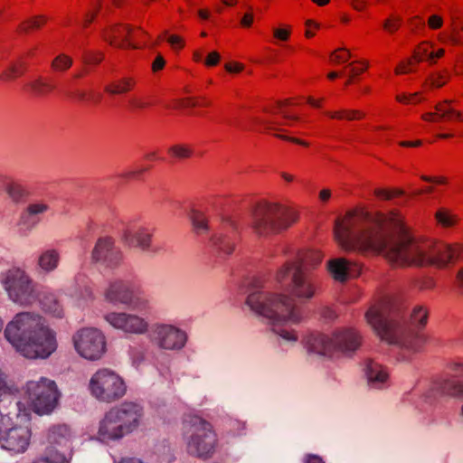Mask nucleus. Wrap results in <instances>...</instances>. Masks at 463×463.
Instances as JSON below:
<instances>
[{
  "label": "nucleus",
  "mask_w": 463,
  "mask_h": 463,
  "mask_svg": "<svg viewBox=\"0 0 463 463\" xmlns=\"http://www.w3.org/2000/svg\"><path fill=\"white\" fill-rule=\"evenodd\" d=\"M391 225L392 233L383 217L356 211L335 221V239L345 250L383 254L396 267L443 268L463 259V246L419 240L410 233L399 214H393Z\"/></svg>",
  "instance_id": "obj_1"
},
{
  "label": "nucleus",
  "mask_w": 463,
  "mask_h": 463,
  "mask_svg": "<svg viewBox=\"0 0 463 463\" xmlns=\"http://www.w3.org/2000/svg\"><path fill=\"white\" fill-rule=\"evenodd\" d=\"M368 324L374 332L391 345L410 351H418L424 342L417 329L427 324L428 313L423 307L417 306L406 317L402 306L395 300L385 298L365 314Z\"/></svg>",
  "instance_id": "obj_2"
},
{
  "label": "nucleus",
  "mask_w": 463,
  "mask_h": 463,
  "mask_svg": "<svg viewBox=\"0 0 463 463\" xmlns=\"http://www.w3.org/2000/svg\"><path fill=\"white\" fill-rule=\"evenodd\" d=\"M4 336L27 359H46L57 349L56 333L35 312L24 311L14 315L5 326Z\"/></svg>",
  "instance_id": "obj_3"
},
{
  "label": "nucleus",
  "mask_w": 463,
  "mask_h": 463,
  "mask_svg": "<svg viewBox=\"0 0 463 463\" xmlns=\"http://www.w3.org/2000/svg\"><path fill=\"white\" fill-rule=\"evenodd\" d=\"M246 304L255 314L268 319L273 326L298 324L302 320L301 308L285 294H273L261 289L258 283L249 294Z\"/></svg>",
  "instance_id": "obj_4"
},
{
  "label": "nucleus",
  "mask_w": 463,
  "mask_h": 463,
  "mask_svg": "<svg viewBox=\"0 0 463 463\" xmlns=\"http://www.w3.org/2000/svg\"><path fill=\"white\" fill-rule=\"evenodd\" d=\"M145 417L140 402L126 401L110 408L99 422L98 437L103 442L118 440L137 430Z\"/></svg>",
  "instance_id": "obj_5"
},
{
  "label": "nucleus",
  "mask_w": 463,
  "mask_h": 463,
  "mask_svg": "<svg viewBox=\"0 0 463 463\" xmlns=\"http://www.w3.org/2000/svg\"><path fill=\"white\" fill-rule=\"evenodd\" d=\"M361 345L359 334L351 328L336 330L332 337L320 333L311 334L307 339V350L323 356L334 354H353Z\"/></svg>",
  "instance_id": "obj_6"
},
{
  "label": "nucleus",
  "mask_w": 463,
  "mask_h": 463,
  "mask_svg": "<svg viewBox=\"0 0 463 463\" xmlns=\"http://www.w3.org/2000/svg\"><path fill=\"white\" fill-rule=\"evenodd\" d=\"M0 284L8 299L20 307H31L39 298L37 284L23 269L12 267L0 273Z\"/></svg>",
  "instance_id": "obj_7"
},
{
  "label": "nucleus",
  "mask_w": 463,
  "mask_h": 463,
  "mask_svg": "<svg viewBox=\"0 0 463 463\" xmlns=\"http://www.w3.org/2000/svg\"><path fill=\"white\" fill-rule=\"evenodd\" d=\"M296 220V214L285 206L263 203L252 213V228L258 235L268 236L286 230Z\"/></svg>",
  "instance_id": "obj_8"
},
{
  "label": "nucleus",
  "mask_w": 463,
  "mask_h": 463,
  "mask_svg": "<svg viewBox=\"0 0 463 463\" xmlns=\"http://www.w3.org/2000/svg\"><path fill=\"white\" fill-rule=\"evenodd\" d=\"M276 280L301 302L313 298L319 285L317 279L299 265L285 263L277 272Z\"/></svg>",
  "instance_id": "obj_9"
},
{
  "label": "nucleus",
  "mask_w": 463,
  "mask_h": 463,
  "mask_svg": "<svg viewBox=\"0 0 463 463\" xmlns=\"http://www.w3.org/2000/svg\"><path fill=\"white\" fill-rule=\"evenodd\" d=\"M184 436L190 455L207 458L213 452L215 434L212 425L201 417L191 415L184 420Z\"/></svg>",
  "instance_id": "obj_10"
},
{
  "label": "nucleus",
  "mask_w": 463,
  "mask_h": 463,
  "mask_svg": "<svg viewBox=\"0 0 463 463\" xmlns=\"http://www.w3.org/2000/svg\"><path fill=\"white\" fill-rule=\"evenodd\" d=\"M89 391L100 402L112 403L127 392L124 380L109 369L98 370L90 379Z\"/></svg>",
  "instance_id": "obj_11"
},
{
  "label": "nucleus",
  "mask_w": 463,
  "mask_h": 463,
  "mask_svg": "<svg viewBox=\"0 0 463 463\" xmlns=\"http://www.w3.org/2000/svg\"><path fill=\"white\" fill-rule=\"evenodd\" d=\"M26 393L36 413L49 414L58 405L60 392L54 381L40 377L26 383Z\"/></svg>",
  "instance_id": "obj_12"
},
{
  "label": "nucleus",
  "mask_w": 463,
  "mask_h": 463,
  "mask_svg": "<svg viewBox=\"0 0 463 463\" xmlns=\"http://www.w3.org/2000/svg\"><path fill=\"white\" fill-rule=\"evenodd\" d=\"M14 402L17 405L15 409H8L11 412L8 414V421L4 422L0 430V443L1 447L11 452L12 454L24 453L30 443L31 432L26 427H13L11 428L13 418L19 417L22 411L21 402L16 401Z\"/></svg>",
  "instance_id": "obj_13"
},
{
  "label": "nucleus",
  "mask_w": 463,
  "mask_h": 463,
  "mask_svg": "<svg viewBox=\"0 0 463 463\" xmlns=\"http://www.w3.org/2000/svg\"><path fill=\"white\" fill-rule=\"evenodd\" d=\"M104 298L109 303L124 305L138 313H146L151 310L149 300L135 295L129 283L127 281H111L104 292Z\"/></svg>",
  "instance_id": "obj_14"
},
{
  "label": "nucleus",
  "mask_w": 463,
  "mask_h": 463,
  "mask_svg": "<svg viewBox=\"0 0 463 463\" xmlns=\"http://www.w3.org/2000/svg\"><path fill=\"white\" fill-rule=\"evenodd\" d=\"M72 341L77 353L88 360L99 359L106 350L105 336L96 328L86 327L77 331Z\"/></svg>",
  "instance_id": "obj_15"
},
{
  "label": "nucleus",
  "mask_w": 463,
  "mask_h": 463,
  "mask_svg": "<svg viewBox=\"0 0 463 463\" xmlns=\"http://www.w3.org/2000/svg\"><path fill=\"white\" fill-rule=\"evenodd\" d=\"M146 313L141 315L127 312H110L105 316V320L114 328L126 334L145 335L149 329V319Z\"/></svg>",
  "instance_id": "obj_16"
},
{
  "label": "nucleus",
  "mask_w": 463,
  "mask_h": 463,
  "mask_svg": "<svg viewBox=\"0 0 463 463\" xmlns=\"http://www.w3.org/2000/svg\"><path fill=\"white\" fill-rule=\"evenodd\" d=\"M152 342L160 349L179 351L187 341L186 333L169 324H156L151 332Z\"/></svg>",
  "instance_id": "obj_17"
},
{
  "label": "nucleus",
  "mask_w": 463,
  "mask_h": 463,
  "mask_svg": "<svg viewBox=\"0 0 463 463\" xmlns=\"http://www.w3.org/2000/svg\"><path fill=\"white\" fill-rule=\"evenodd\" d=\"M153 229L149 227L133 226L123 232L121 239L127 246L139 249L142 252L153 258L163 250L162 247L153 244Z\"/></svg>",
  "instance_id": "obj_18"
},
{
  "label": "nucleus",
  "mask_w": 463,
  "mask_h": 463,
  "mask_svg": "<svg viewBox=\"0 0 463 463\" xmlns=\"http://www.w3.org/2000/svg\"><path fill=\"white\" fill-rule=\"evenodd\" d=\"M91 263L102 264L107 268H118L123 260L121 250L115 246L111 237H100L95 242L90 253Z\"/></svg>",
  "instance_id": "obj_19"
},
{
  "label": "nucleus",
  "mask_w": 463,
  "mask_h": 463,
  "mask_svg": "<svg viewBox=\"0 0 463 463\" xmlns=\"http://www.w3.org/2000/svg\"><path fill=\"white\" fill-rule=\"evenodd\" d=\"M327 269L333 279L340 282L355 277L360 272V267L356 263L343 258L330 260L327 262Z\"/></svg>",
  "instance_id": "obj_20"
},
{
  "label": "nucleus",
  "mask_w": 463,
  "mask_h": 463,
  "mask_svg": "<svg viewBox=\"0 0 463 463\" xmlns=\"http://www.w3.org/2000/svg\"><path fill=\"white\" fill-rule=\"evenodd\" d=\"M132 28L128 24H115L103 33V37L111 45L119 48H137L128 37L131 35Z\"/></svg>",
  "instance_id": "obj_21"
},
{
  "label": "nucleus",
  "mask_w": 463,
  "mask_h": 463,
  "mask_svg": "<svg viewBox=\"0 0 463 463\" xmlns=\"http://www.w3.org/2000/svg\"><path fill=\"white\" fill-rule=\"evenodd\" d=\"M49 210V205L44 203H30L21 214L19 226L24 232H30L40 222V215Z\"/></svg>",
  "instance_id": "obj_22"
},
{
  "label": "nucleus",
  "mask_w": 463,
  "mask_h": 463,
  "mask_svg": "<svg viewBox=\"0 0 463 463\" xmlns=\"http://www.w3.org/2000/svg\"><path fill=\"white\" fill-rule=\"evenodd\" d=\"M364 373L367 384L371 389H383L388 381V373L378 363L368 359L364 364Z\"/></svg>",
  "instance_id": "obj_23"
},
{
  "label": "nucleus",
  "mask_w": 463,
  "mask_h": 463,
  "mask_svg": "<svg viewBox=\"0 0 463 463\" xmlns=\"http://www.w3.org/2000/svg\"><path fill=\"white\" fill-rule=\"evenodd\" d=\"M452 101L445 99L435 105V112H428L422 115L426 121H440L443 119L450 120L452 118L463 120V115L460 111L455 110L450 107Z\"/></svg>",
  "instance_id": "obj_24"
},
{
  "label": "nucleus",
  "mask_w": 463,
  "mask_h": 463,
  "mask_svg": "<svg viewBox=\"0 0 463 463\" xmlns=\"http://www.w3.org/2000/svg\"><path fill=\"white\" fill-rule=\"evenodd\" d=\"M60 252L55 249H47L40 253L37 259V267L41 272L51 273L60 263Z\"/></svg>",
  "instance_id": "obj_25"
},
{
  "label": "nucleus",
  "mask_w": 463,
  "mask_h": 463,
  "mask_svg": "<svg viewBox=\"0 0 463 463\" xmlns=\"http://www.w3.org/2000/svg\"><path fill=\"white\" fill-rule=\"evenodd\" d=\"M38 300L40 301L41 307L44 312L49 313L55 317H62L63 308L54 294L45 293L42 297L39 296Z\"/></svg>",
  "instance_id": "obj_26"
},
{
  "label": "nucleus",
  "mask_w": 463,
  "mask_h": 463,
  "mask_svg": "<svg viewBox=\"0 0 463 463\" xmlns=\"http://www.w3.org/2000/svg\"><path fill=\"white\" fill-rule=\"evenodd\" d=\"M213 246L220 254L230 255L234 250V241L231 235L220 232L211 239Z\"/></svg>",
  "instance_id": "obj_27"
},
{
  "label": "nucleus",
  "mask_w": 463,
  "mask_h": 463,
  "mask_svg": "<svg viewBox=\"0 0 463 463\" xmlns=\"http://www.w3.org/2000/svg\"><path fill=\"white\" fill-rule=\"evenodd\" d=\"M322 260V254L317 250H310L305 253H301L297 260L287 261L292 265H299L303 270L307 271L309 267L317 266Z\"/></svg>",
  "instance_id": "obj_28"
},
{
  "label": "nucleus",
  "mask_w": 463,
  "mask_h": 463,
  "mask_svg": "<svg viewBox=\"0 0 463 463\" xmlns=\"http://www.w3.org/2000/svg\"><path fill=\"white\" fill-rule=\"evenodd\" d=\"M439 41L452 45L463 44V24H452L449 32L439 35Z\"/></svg>",
  "instance_id": "obj_29"
},
{
  "label": "nucleus",
  "mask_w": 463,
  "mask_h": 463,
  "mask_svg": "<svg viewBox=\"0 0 463 463\" xmlns=\"http://www.w3.org/2000/svg\"><path fill=\"white\" fill-rule=\"evenodd\" d=\"M437 390L441 395H463V383L454 379L444 380L438 385Z\"/></svg>",
  "instance_id": "obj_30"
},
{
  "label": "nucleus",
  "mask_w": 463,
  "mask_h": 463,
  "mask_svg": "<svg viewBox=\"0 0 463 463\" xmlns=\"http://www.w3.org/2000/svg\"><path fill=\"white\" fill-rule=\"evenodd\" d=\"M33 463H67V461L63 454L51 447L47 448Z\"/></svg>",
  "instance_id": "obj_31"
},
{
  "label": "nucleus",
  "mask_w": 463,
  "mask_h": 463,
  "mask_svg": "<svg viewBox=\"0 0 463 463\" xmlns=\"http://www.w3.org/2000/svg\"><path fill=\"white\" fill-rule=\"evenodd\" d=\"M134 81L130 78H123L105 87V91L112 95L124 94L130 90Z\"/></svg>",
  "instance_id": "obj_32"
},
{
  "label": "nucleus",
  "mask_w": 463,
  "mask_h": 463,
  "mask_svg": "<svg viewBox=\"0 0 463 463\" xmlns=\"http://www.w3.org/2000/svg\"><path fill=\"white\" fill-rule=\"evenodd\" d=\"M70 436V429L66 425H60L51 429L49 440L53 443L61 444L63 441H67Z\"/></svg>",
  "instance_id": "obj_33"
},
{
  "label": "nucleus",
  "mask_w": 463,
  "mask_h": 463,
  "mask_svg": "<svg viewBox=\"0 0 463 463\" xmlns=\"http://www.w3.org/2000/svg\"><path fill=\"white\" fill-rule=\"evenodd\" d=\"M191 221L194 231L198 234L207 232L209 230L207 220L204 215L199 212H194L191 216Z\"/></svg>",
  "instance_id": "obj_34"
},
{
  "label": "nucleus",
  "mask_w": 463,
  "mask_h": 463,
  "mask_svg": "<svg viewBox=\"0 0 463 463\" xmlns=\"http://www.w3.org/2000/svg\"><path fill=\"white\" fill-rule=\"evenodd\" d=\"M437 222L444 227H450L456 223V216L447 209L441 208L435 214Z\"/></svg>",
  "instance_id": "obj_35"
},
{
  "label": "nucleus",
  "mask_w": 463,
  "mask_h": 463,
  "mask_svg": "<svg viewBox=\"0 0 463 463\" xmlns=\"http://www.w3.org/2000/svg\"><path fill=\"white\" fill-rule=\"evenodd\" d=\"M72 65V59L66 54H60L52 61V68L56 71H65Z\"/></svg>",
  "instance_id": "obj_36"
},
{
  "label": "nucleus",
  "mask_w": 463,
  "mask_h": 463,
  "mask_svg": "<svg viewBox=\"0 0 463 463\" xmlns=\"http://www.w3.org/2000/svg\"><path fill=\"white\" fill-rule=\"evenodd\" d=\"M6 193L14 202H20L25 196L24 189L18 184L10 183L6 185Z\"/></svg>",
  "instance_id": "obj_37"
},
{
  "label": "nucleus",
  "mask_w": 463,
  "mask_h": 463,
  "mask_svg": "<svg viewBox=\"0 0 463 463\" xmlns=\"http://www.w3.org/2000/svg\"><path fill=\"white\" fill-rule=\"evenodd\" d=\"M332 118H345L348 120H353L354 118H360L364 116V114L359 110H339L335 112H327L326 113Z\"/></svg>",
  "instance_id": "obj_38"
},
{
  "label": "nucleus",
  "mask_w": 463,
  "mask_h": 463,
  "mask_svg": "<svg viewBox=\"0 0 463 463\" xmlns=\"http://www.w3.org/2000/svg\"><path fill=\"white\" fill-rule=\"evenodd\" d=\"M25 68V62L19 60L17 64H11L8 71L0 76V79L11 80L16 76H20L24 73Z\"/></svg>",
  "instance_id": "obj_39"
},
{
  "label": "nucleus",
  "mask_w": 463,
  "mask_h": 463,
  "mask_svg": "<svg viewBox=\"0 0 463 463\" xmlns=\"http://www.w3.org/2000/svg\"><path fill=\"white\" fill-rule=\"evenodd\" d=\"M46 21V18L43 15L35 16L32 19H29L24 22L20 25V30L28 33L31 29H38L41 25Z\"/></svg>",
  "instance_id": "obj_40"
},
{
  "label": "nucleus",
  "mask_w": 463,
  "mask_h": 463,
  "mask_svg": "<svg viewBox=\"0 0 463 463\" xmlns=\"http://www.w3.org/2000/svg\"><path fill=\"white\" fill-rule=\"evenodd\" d=\"M30 87L33 90L35 91L37 95H44L47 92L53 90V86L43 81L42 79H37L30 84Z\"/></svg>",
  "instance_id": "obj_41"
},
{
  "label": "nucleus",
  "mask_w": 463,
  "mask_h": 463,
  "mask_svg": "<svg viewBox=\"0 0 463 463\" xmlns=\"http://www.w3.org/2000/svg\"><path fill=\"white\" fill-rule=\"evenodd\" d=\"M169 153L179 159L188 158L192 155V150L183 145H175L169 148Z\"/></svg>",
  "instance_id": "obj_42"
},
{
  "label": "nucleus",
  "mask_w": 463,
  "mask_h": 463,
  "mask_svg": "<svg viewBox=\"0 0 463 463\" xmlns=\"http://www.w3.org/2000/svg\"><path fill=\"white\" fill-rule=\"evenodd\" d=\"M277 335H279L284 341L295 343L298 340L297 335L286 329H272Z\"/></svg>",
  "instance_id": "obj_43"
},
{
  "label": "nucleus",
  "mask_w": 463,
  "mask_h": 463,
  "mask_svg": "<svg viewBox=\"0 0 463 463\" xmlns=\"http://www.w3.org/2000/svg\"><path fill=\"white\" fill-rule=\"evenodd\" d=\"M82 60L85 63L88 64H98L102 61V54L94 52H85L83 54Z\"/></svg>",
  "instance_id": "obj_44"
},
{
  "label": "nucleus",
  "mask_w": 463,
  "mask_h": 463,
  "mask_svg": "<svg viewBox=\"0 0 463 463\" xmlns=\"http://www.w3.org/2000/svg\"><path fill=\"white\" fill-rule=\"evenodd\" d=\"M397 100L402 103H417L420 101L419 93L414 94H401L396 97Z\"/></svg>",
  "instance_id": "obj_45"
},
{
  "label": "nucleus",
  "mask_w": 463,
  "mask_h": 463,
  "mask_svg": "<svg viewBox=\"0 0 463 463\" xmlns=\"http://www.w3.org/2000/svg\"><path fill=\"white\" fill-rule=\"evenodd\" d=\"M320 315L326 322L333 321L336 318L337 315L331 307H324L320 310Z\"/></svg>",
  "instance_id": "obj_46"
},
{
  "label": "nucleus",
  "mask_w": 463,
  "mask_h": 463,
  "mask_svg": "<svg viewBox=\"0 0 463 463\" xmlns=\"http://www.w3.org/2000/svg\"><path fill=\"white\" fill-rule=\"evenodd\" d=\"M414 58L418 61H421L424 59H426L432 62V60L434 59V52H428L426 49H420L418 52H415Z\"/></svg>",
  "instance_id": "obj_47"
},
{
  "label": "nucleus",
  "mask_w": 463,
  "mask_h": 463,
  "mask_svg": "<svg viewBox=\"0 0 463 463\" xmlns=\"http://www.w3.org/2000/svg\"><path fill=\"white\" fill-rule=\"evenodd\" d=\"M428 24L433 30L439 29L443 24V19L438 14H432L428 19Z\"/></svg>",
  "instance_id": "obj_48"
},
{
  "label": "nucleus",
  "mask_w": 463,
  "mask_h": 463,
  "mask_svg": "<svg viewBox=\"0 0 463 463\" xmlns=\"http://www.w3.org/2000/svg\"><path fill=\"white\" fill-rule=\"evenodd\" d=\"M399 26H400V20L398 18L387 19L383 23L384 29L391 33L397 30L399 28Z\"/></svg>",
  "instance_id": "obj_49"
},
{
  "label": "nucleus",
  "mask_w": 463,
  "mask_h": 463,
  "mask_svg": "<svg viewBox=\"0 0 463 463\" xmlns=\"http://www.w3.org/2000/svg\"><path fill=\"white\" fill-rule=\"evenodd\" d=\"M220 61V54L217 52H212L206 57L204 63L207 66H215Z\"/></svg>",
  "instance_id": "obj_50"
},
{
  "label": "nucleus",
  "mask_w": 463,
  "mask_h": 463,
  "mask_svg": "<svg viewBox=\"0 0 463 463\" xmlns=\"http://www.w3.org/2000/svg\"><path fill=\"white\" fill-rule=\"evenodd\" d=\"M443 79H444V75L441 74V73H438L437 75H433L430 79V85L432 87H435V88H439V87L443 86L445 84V82H446V80H443Z\"/></svg>",
  "instance_id": "obj_51"
},
{
  "label": "nucleus",
  "mask_w": 463,
  "mask_h": 463,
  "mask_svg": "<svg viewBox=\"0 0 463 463\" xmlns=\"http://www.w3.org/2000/svg\"><path fill=\"white\" fill-rule=\"evenodd\" d=\"M289 104H290V101L288 99H287V100H285L283 102H279L278 106L280 109L279 112L282 114L284 118L288 119V120L298 121V116L290 115V114H288V112H286L285 110L282 109L283 106L289 105Z\"/></svg>",
  "instance_id": "obj_52"
},
{
  "label": "nucleus",
  "mask_w": 463,
  "mask_h": 463,
  "mask_svg": "<svg viewBox=\"0 0 463 463\" xmlns=\"http://www.w3.org/2000/svg\"><path fill=\"white\" fill-rule=\"evenodd\" d=\"M66 94L68 95V97L76 99L79 101H85L87 99V94L83 90H75L68 91Z\"/></svg>",
  "instance_id": "obj_53"
},
{
  "label": "nucleus",
  "mask_w": 463,
  "mask_h": 463,
  "mask_svg": "<svg viewBox=\"0 0 463 463\" xmlns=\"http://www.w3.org/2000/svg\"><path fill=\"white\" fill-rule=\"evenodd\" d=\"M274 37L280 41H287L289 36V31L282 28L273 30Z\"/></svg>",
  "instance_id": "obj_54"
},
{
  "label": "nucleus",
  "mask_w": 463,
  "mask_h": 463,
  "mask_svg": "<svg viewBox=\"0 0 463 463\" xmlns=\"http://www.w3.org/2000/svg\"><path fill=\"white\" fill-rule=\"evenodd\" d=\"M338 51H344L346 52V54L340 55V54L333 53L332 57L334 58V61H335L336 62H345L351 57L350 52L348 50H346L345 48H341Z\"/></svg>",
  "instance_id": "obj_55"
},
{
  "label": "nucleus",
  "mask_w": 463,
  "mask_h": 463,
  "mask_svg": "<svg viewBox=\"0 0 463 463\" xmlns=\"http://www.w3.org/2000/svg\"><path fill=\"white\" fill-rule=\"evenodd\" d=\"M167 42L174 47V48H182L184 46L183 40L178 35H170L167 38Z\"/></svg>",
  "instance_id": "obj_56"
},
{
  "label": "nucleus",
  "mask_w": 463,
  "mask_h": 463,
  "mask_svg": "<svg viewBox=\"0 0 463 463\" xmlns=\"http://www.w3.org/2000/svg\"><path fill=\"white\" fill-rule=\"evenodd\" d=\"M165 61L163 56L157 55L156 58L155 59L154 62L152 63L153 71H157L163 69L165 66Z\"/></svg>",
  "instance_id": "obj_57"
},
{
  "label": "nucleus",
  "mask_w": 463,
  "mask_h": 463,
  "mask_svg": "<svg viewBox=\"0 0 463 463\" xmlns=\"http://www.w3.org/2000/svg\"><path fill=\"white\" fill-rule=\"evenodd\" d=\"M129 102L134 108L138 109H143L149 105L147 102H145L138 99H131L129 100Z\"/></svg>",
  "instance_id": "obj_58"
},
{
  "label": "nucleus",
  "mask_w": 463,
  "mask_h": 463,
  "mask_svg": "<svg viewBox=\"0 0 463 463\" xmlns=\"http://www.w3.org/2000/svg\"><path fill=\"white\" fill-rule=\"evenodd\" d=\"M225 69L229 72H239L243 69V66L240 63H227Z\"/></svg>",
  "instance_id": "obj_59"
},
{
  "label": "nucleus",
  "mask_w": 463,
  "mask_h": 463,
  "mask_svg": "<svg viewBox=\"0 0 463 463\" xmlns=\"http://www.w3.org/2000/svg\"><path fill=\"white\" fill-rule=\"evenodd\" d=\"M375 194L378 197H383L384 199H391V198H392V193L391 191H389V190L377 189L375 191Z\"/></svg>",
  "instance_id": "obj_60"
},
{
  "label": "nucleus",
  "mask_w": 463,
  "mask_h": 463,
  "mask_svg": "<svg viewBox=\"0 0 463 463\" xmlns=\"http://www.w3.org/2000/svg\"><path fill=\"white\" fill-rule=\"evenodd\" d=\"M356 10H363L366 5L367 0H349Z\"/></svg>",
  "instance_id": "obj_61"
},
{
  "label": "nucleus",
  "mask_w": 463,
  "mask_h": 463,
  "mask_svg": "<svg viewBox=\"0 0 463 463\" xmlns=\"http://www.w3.org/2000/svg\"><path fill=\"white\" fill-rule=\"evenodd\" d=\"M252 21H253V16H252V14H246L242 17V19H241V25H243V26L249 27V26H250V25H251Z\"/></svg>",
  "instance_id": "obj_62"
},
{
  "label": "nucleus",
  "mask_w": 463,
  "mask_h": 463,
  "mask_svg": "<svg viewBox=\"0 0 463 463\" xmlns=\"http://www.w3.org/2000/svg\"><path fill=\"white\" fill-rule=\"evenodd\" d=\"M306 463H325V462L318 456L308 455Z\"/></svg>",
  "instance_id": "obj_63"
},
{
  "label": "nucleus",
  "mask_w": 463,
  "mask_h": 463,
  "mask_svg": "<svg viewBox=\"0 0 463 463\" xmlns=\"http://www.w3.org/2000/svg\"><path fill=\"white\" fill-rule=\"evenodd\" d=\"M456 280L458 288L463 289V268L458 270Z\"/></svg>",
  "instance_id": "obj_64"
}]
</instances>
